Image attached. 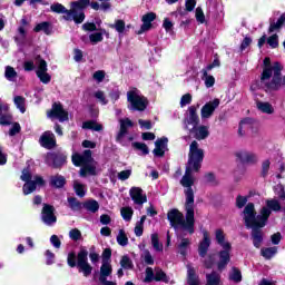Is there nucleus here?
Returning <instances> with one entry per match:
<instances>
[{"mask_svg": "<svg viewBox=\"0 0 285 285\" xmlns=\"http://www.w3.org/2000/svg\"><path fill=\"white\" fill-rule=\"evenodd\" d=\"M202 161H204V149L199 148V142L194 140L189 145L188 161L186 165L185 175L180 180L181 186L187 188L185 190L186 215H195V193L193 191V185L195 184V180L193 179V173H199L202 168Z\"/></svg>", "mask_w": 285, "mask_h": 285, "instance_id": "1", "label": "nucleus"}, {"mask_svg": "<svg viewBox=\"0 0 285 285\" xmlns=\"http://www.w3.org/2000/svg\"><path fill=\"white\" fill-rule=\"evenodd\" d=\"M246 228H252V239L255 248H259L264 242L262 229L268 222V215H246L244 217Z\"/></svg>", "mask_w": 285, "mask_h": 285, "instance_id": "2", "label": "nucleus"}, {"mask_svg": "<svg viewBox=\"0 0 285 285\" xmlns=\"http://www.w3.org/2000/svg\"><path fill=\"white\" fill-rule=\"evenodd\" d=\"M67 264L70 268L77 267L83 277L92 275V266L88 263V252L86 248H81L78 255L75 252H70L67 256Z\"/></svg>", "mask_w": 285, "mask_h": 285, "instance_id": "3", "label": "nucleus"}, {"mask_svg": "<svg viewBox=\"0 0 285 285\" xmlns=\"http://www.w3.org/2000/svg\"><path fill=\"white\" fill-rule=\"evenodd\" d=\"M51 12H56V14H65L63 19L66 21H75V23H83V20L86 19V13L79 8H73L72 10L66 9L63 4L57 2L50 6Z\"/></svg>", "mask_w": 285, "mask_h": 285, "instance_id": "4", "label": "nucleus"}, {"mask_svg": "<svg viewBox=\"0 0 285 285\" xmlns=\"http://www.w3.org/2000/svg\"><path fill=\"white\" fill-rule=\"evenodd\" d=\"M127 101L128 109L132 112H144L148 108V98L137 89L127 92Z\"/></svg>", "mask_w": 285, "mask_h": 285, "instance_id": "5", "label": "nucleus"}, {"mask_svg": "<svg viewBox=\"0 0 285 285\" xmlns=\"http://www.w3.org/2000/svg\"><path fill=\"white\" fill-rule=\"evenodd\" d=\"M167 218L173 228H183V230H188L190 235L195 233V216L168 215Z\"/></svg>", "mask_w": 285, "mask_h": 285, "instance_id": "6", "label": "nucleus"}, {"mask_svg": "<svg viewBox=\"0 0 285 285\" xmlns=\"http://www.w3.org/2000/svg\"><path fill=\"white\" fill-rule=\"evenodd\" d=\"M36 75L41 83L48 85L52 81V76L48 73V62L41 56H36Z\"/></svg>", "mask_w": 285, "mask_h": 285, "instance_id": "7", "label": "nucleus"}, {"mask_svg": "<svg viewBox=\"0 0 285 285\" xmlns=\"http://www.w3.org/2000/svg\"><path fill=\"white\" fill-rule=\"evenodd\" d=\"M197 108H199V106L188 107V112L186 114L184 119L185 130H188L191 134H193V130H195V128L199 126V115H197Z\"/></svg>", "mask_w": 285, "mask_h": 285, "instance_id": "8", "label": "nucleus"}, {"mask_svg": "<svg viewBox=\"0 0 285 285\" xmlns=\"http://www.w3.org/2000/svg\"><path fill=\"white\" fill-rule=\"evenodd\" d=\"M248 196L237 195L235 198V208L243 210V215H255V204L248 203Z\"/></svg>", "mask_w": 285, "mask_h": 285, "instance_id": "9", "label": "nucleus"}, {"mask_svg": "<svg viewBox=\"0 0 285 285\" xmlns=\"http://www.w3.org/2000/svg\"><path fill=\"white\" fill-rule=\"evenodd\" d=\"M92 160H95V158H92V151L90 149H86L82 154L75 153L71 156L73 166H81V168L87 164H91Z\"/></svg>", "mask_w": 285, "mask_h": 285, "instance_id": "10", "label": "nucleus"}, {"mask_svg": "<svg viewBox=\"0 0 285 285\" xmlns=\"http://www.w3.org/2000/svg\"><path fill=\"white\" fill-rule=\"evenodd\" d=\"M112 275V265L110 262H104L100 266V273H99V283L101 285H117V283L112 281H108V277Z\"/></svg>", "mask_w": 285, "mask_h": 285, "instance_id": "11", "label": "nucleus"}, {"mask_svg": "<svg viewBox=\"0 0 285 285\" xmlns=\"http://www.w3.org/2000/svg\"><path fill=\"white\" fill-rule=\"evenodd\" d=\"M46 165L51 168H61L66 165V156L63 154L49 153L46 156Z\"/></svg>", "mask_w": 285, "mask_h": 285, "instance_id": "12", "label": "nucleus"}, {"mask_svg": "<svg viewBox=\"0 0 285 285\" xmlns=\"http://www.w3.org/2000/svg\"><path fill=\"white\" fill-rule=\"evenodd\" d=\"M230 250L232 248H223V250L218 252L217 254L218 261L216 263V266L219 273H222L223 271H226V266L230 264Z\"/></svg>", "mask_w": 285, "mask_h": 285, "instance_id": "13", "label": "nucleus"}, {"mask_svg": "<svg viewBox=\"0 0 285 285\" xmlns=\"http://www.w3.org/2000/svg\"><path fill=\"white\" fill-rule=\"evenodd\" d=\"M219 99L217 98L205 104L200 109L202 119H210L215 115V110L219 108Z\"/></svg>", "mask_w": 285, "mask_h": 285, "instance_id": "14", "label": "nucleus"}, {"mask_svg": "<svg viewBox=\"0 0 285 285\" xmlns=\"http://www.w3.org/2000/svg\"><path fill=\"white\" fill-rule=\"evenodd\" d=\"M48 117H55L60 122L68 121V112L63 109V106L59 102L52 105V109L48 112Z\"/></svg>", "mask_w": 285, "mask_h": 285, "instance_id": "15", "label": "nucleus"}, {"mask_svg": "<svg viewBox=\"0 0 285 285\" xmlns=\"http://www.w3.org/2000/svg\"><path fill=\"white\" fill-rule=\"evenodd\" d=\"M282 210V204L277 199H267L265 206L261 209V215H272L273 213H279Z\"/></svg>", "mask_w": 285, "mask_h": 285, "instance_id": "16", "label": "nucleus"}, {"mask_svg": "<svg viewBox=\"0 0 285 285\" xmlns=\"http://www.w3.org/2000/svg\"><path fill=\"white\" fill-rule=\"evenodd\" d=\"M129 195L137 206H141L148 202V198L144 194V190L139 187H132L129 190Z\"/></svg>", "mask_w": 285, "mask_h": 285, "instance_id": "17", "label": "nucleus"}, {"mask_svg": "<svg viewBox=\"0 0 285 285\" xmlns=\"http://www.w3.org/2000/svg\"><path fill=\"white\" fill-rule=\"evenodd\" d=\"M45 184L46 181L43 180V177L36 176L33 180L28 181L23 185V195H30L31 193H35L37 190V186H43Z\"/></svg>", "mask_w": 285, "mask_h": 285, "instance_id": "18", "label": "nucleus"}, {"mask_svg": "<svg viewBox=\"0 0 285 285\" xmlns=\"http://www.w3.org/2000/svg\"><path fill=\"white\" fill-rule=\"evenodd\" d=\"M168 150V139L166 137L159 138L155 141L154 157H164Z\"/></svg>", "mask_w": 285, "mask_h": 285, "instance_id": "19", "label": "nucleus"}, {"mask_svg": "<svg viewBox=\"0 0 285 285\" xmlns=\"http://www.w3.org/2000/svg\"><path fill=\"white\" fill-rule=\"evenodd\" d=\"M39 141L40 146H42V148H47L48 150L57 146V141L55 140V134H52L51 131H45L41 135Z\"/></svg>", "mask_w": 285, "mask_h": 285, "instance_id": "20", "label": "nucleus"}, {"mask_svg": "<svg viewBox=\"0 0 285 285\" xmlns=\"http://www.w3.org/2000/svg\"><path fill=\"white\" fill-rule=\"evenodd\" d=\"M119 124H120V130L117 134V141H121V139H124L126 135H128V128H132V126H135L132 124V120H130L129 118L119 119Z\"/></svg>", "mask_w": 285, "mask_h": 285, "instance_id": "21", "label": "nucleus"}, {"mask_svg": "<svg viewBox=\"0 0 285 285\" xmlns=\"http://www.w3.org/2000/svg\"><path fill=\"white\" fill-rule=\"evenodd\" d=\"M191 132L194 134L195 139L198 141H203L204 139H208V137H210L209 127L204 125L195 127Z\"/></svg>", "mask_w": 285, "mask_h": 285, "instance_id": "22", "label": "nucleus"}, {"mask_svg": "<svg viewBox=\"0 0 285 285\" xmlns=\"http://www.w3.org/2000/svg\"><path fill=\"white\" fill-rule=\"evenodd\" d=\"M236 157L242 164H257V155L250 151H238Z\"/></svg>", "mask_w": 285, "mask_h": 285, "instance_id": "23", "label": "nucleus"}, {"mask_svg": "<svg viewBox=\"0 0 285 285\" xmlns=\"http://www.w3.org/2000/svg\"><path fill=\"white\" fill-rule=\"evenodd\" d=\"M95 177L97 175V163L92 160L91 163L83 165L80 170H79V176L80 177Z\"/></svg>", "mask_w": 285, "mask_h": 285, "instance_id": "24", "label": "nucleus"}, {"mask_svg": "<svg viewBox=\"0 0 285 285\" xmlns=\"http://www.w3.org/2000/svg\"><path fill=\"white\" fill-rule=\"evenodd\" d=\"M155 19H157V14H155V12H149L142 16V24L140 27V32H148V30L153 28V21H155Z\"/></svg>", "mask_w": 285, "mask_h": 285, "instance_id": "25", "label": "nucleus"}, {"mask_svg": "<svg viewBox=\"0 0 285 285\" xmlns=\"http://www.w3.org/2000/svg\"><path fill=\"white\" fill-rule=\"evenodd\" d=\"M203 242L199 244L198 253L202 257H206V253H208V248H210V238L208 237V232H203Z\"/></svg>", "mask_w": 285, "mask_h": 285, "instance_id": "26", "label": "nucleus"}, {"mask_svg": "<svg viewBox=\"0 0 285 285\" xmlns=\"http://www.w3.org/2000/svg\"><path fill=\"white\" fill-rule=\"evenodd\" d=\"M67 208H70L73 213H79V210H83V203L79 202L76 197H68L66 203Z\"/></svg>", "mask_w": 285, "mask_h": 285, "instance_id": "27", "label": "nucleus"}, {"mask_svg": "<svg viewBox=\"0 0 285 285\" xmlns=\"http://www.w3.org/2000/svg\"><path fill=\"white\" fill-rule=\"evenodd\" d=\"M248 130H253V119L252 118H245L240 120L239 127H238V135L239 137H244Z\"/></svg>", "mask_w": 285, "mask_h": 285, "instance_id": "28", "label": "nucleus"}, {"mask_svg": "<svg viewBox=\"0 0 285 285\" xmlns=\"http://www.w3.org/2000/svg\"><path fill=\"white\" fill-rule=\"evenodd\" d=\"M82 210H87V213L95 215V213L99 210V202L95 199H87L82 202Z\"/></svg>", "mask_w": 285, "mask_h": 285, "instance_id": "29", "label": "nucleus"}, {"mask_svg": "<svg viewBox=\"0 0 285 285\" xmlns=\"http://www.w3.org/2000/svg\"><path fill=\"white\" fill-rule=\"evenodd\" d=\"M215 237L218 246L222 248H233V246L226 240V235L224 234V230L216 229Z\"/></svg>", "mask_w": 285, "mask_h": 285, "instance_id": "30", "label": "nucleus"}, {"mask_svg": "<svg viewBox=\"0 0 285 285\" xmlns=\"http://www.w3.org/2000/svg\"><path fill=\"white\" fill-rule=\"evenodd\" d=\"M187 284L188 285H199V276L195 273V267L187 265Z\"/></svg>", "mask_w": 285, "mask_h": 285, "instance_id": "31", "label": "nucleus"}, {"mask_svg": "<svg viewBox=\"0 0 285 285\" xmlns=\"http://www.w3.org/2000/svg\"><path fill=\"white\" fill-rule=\"evenodd\" d=\"M33 32H43L50 36L52 35V23L48 21L40 22L33 28Z\"/></svg>", "mask_w": 285, "mask_h": 285, "instance_id": "32", "label": "nucleus"}, {"mask_svg": "<svg viewBox=\"0 0 285 285\" xmlns=\"http://www.w3.org/2000/svg\"><path fill=\"white\" fill-rule=\"evenodd\" d=\"M50 186L53 188H63L66 186V177L61 175L51 176Z\"/></svg>", "mask_w": 285, "mask_h": 285, "instance_id": "33", "label": "nucleus"}, {"mask_svg": "<svg viewBox=\"0 0 285 285\" xmlns=\"http://www.w3.org/2000/svg\"><path fill=\"white\" fill-rule=\"evenodd\" d=\"M73 190L77 195V197L83 198L86 193H88V188L85 184H81L79 180H73Z\"/></svg>", "mask_w": 285, "mask_h": 285, "instance_id": "34", "label": "nucleus"}, {"mask_svg": "<svg viewBox=\"0 0 285 285\" xmlns=\"http://www.w3.org/2000/svg\"><path fill=\"white\" fill-rule=\"evenodd\" d=\"M82 128L85 130H94L95 132H101V130H104L102 125L97 124L96 121H92V120L82 122Z\"/></svg>", "mask_w": 285, "mask_h": 285, "instance_id": "35", "label": "nucleus"}, {"mask_svg": "<svg viewBox=\"0 0 285 285\" xmlns=\"http://www.w3.org/2000/svg\"><path fill=\"white\" fill-rule=\"evenodd\" d=\"M154 282H164L165 284H168L170 278L164 273L161 268L155 267Z\"/></svg>", "mask_w": 285, "mask_h": 285, "instance_id": "36", "label": "nucleus"}, {"mask_svg": "<svg viewBox=\"0 0 285 285\" xmlns=\"http://www.w3.org/2000/svg\"><path fill=\"white\" fill-rule=\"evenodd\" d=\"M206 285H219V282H222V275L214 271L206 275Z\"/></svg>", "mask_w": 285, "mask_h": 285, "instance_id": "37", "label": "nucleus"}, {"mask_svg": "<svg viewBox=\"0 0 285 285\" xmlns=\"http://www.w3.org/2000/svg\"><path fill=\"white\" fill-rule=\"evenodd\" d=\"M257 108L265 115H273L275 112V109L271 102H257Z\"/></svg>", "mask_w": 285, "mask_h": 285, "instance_id": "38", "label": "nucleus"}, {"mask_svg": "<svg viewBox=\"0 0 285 285\" xmlns=\"http://www.w3.org/2000/svg\"><path fill=\"white\" fill-rule=\"evenodd\" d=\"M89 6L92 8V10H102V12H108L112 6L110 2H101L100 4L98 2H91L89 0Z\"/></svg>", "mask_w": 285, "mask_h": 285, "instance_id": "39", "label": "nucleus"}, {"mask_svg": "<svg viewBox=\"0 0 285 285\" xmlns=\"http://www.w3.org/2000/svg\"><path fill=\"white\" fill-rule=\"evenodd\" d=\"M13 102L18 110L23 115V112H26V98L23 96H14Z\"/></svg>", "mask_w": 285, "mask_h": 285, "instance_id": "40", "label": "nucleus"}, {"mask_svg": "<svg viewBox=\"0 0 285 285\" xmlns=\"http://www.w3.org/2000/svg\"><path fill=\"white\" fill-rule=\"evenodd\" d=\"M261 254L265 259H272L277 255V247H266L261 249Z\"/></svg>", "mask_w": 285, "mask_h": 285, "instance_id": "41", "label": "nucleus"}, {"mask_svg": "<svg viewBox=\"0 0 285 285\" xmlns=\"http://www.w3.org/2000/svg\"><path fill=\"white\" fill-rule=\"evenodd\" d=\"M189 246H190V239L188 238H183L178 244V250L183 255V257H186V255L188 254Z\"/></svg>", "mask_w": 285, "mask_h": 285, "instance_id": "42", "label": "nucleus"}, {"mask_svg": "<svg viewBox=\"0 0 285 285\" xmlns=\"http://www.w3.org/2000/svg\"><path fill=\"white\" fill-rule=\"evenodd\" d=\"M285 22V13H283L276 22H271L269 24V32H275V30H279V28H282V26H284Z\"/></svg>", "mask_w": 285, "mask_h": 285, "instance_id": "43", "label": "nucleus"}, {"mask_svg": "<svg viewBox=\"0 0 285 285\" xmlns=\"http://www.w3.org/2000/svg\"><path fill=\"white\" fill-rule=\"evenodd\" d=\"M141 259L144 261L147 266H153L155 264V258L153 257V254H150V250L144 249L141 254Z\"/></svg>", "mask_w": 285, "mask_h": 285, "instance_id": "44", "label": "nucleus"}, {"mask_svg": "<svg viewBox=\"0 0 285 285\" xmlns=\"http://www.w3.org/2000/svg\"><path fill=\"white\" fill-rule=\"evenodd\" d=\"M151 245L157 253L164 250V245L159 243V235L157 234H151Z\"/></svg>", "mask_w": 285, "mask_h": 285, "instance_id": "45", "label": "nucleus"}, {"mask_svg": "<svg viewBox=\"0 0 285 285\" xmlns=\"http://www.w3.org/2000/svg\"><path fill=\"white\" fill-rule=\"evenodd\" d=\"M104 35H106V29H101V32H95L89 36V40L91 43H99L104 41Z\"/></svg>", "mask_w": 285, "mask_h": 285, "instance_id": "46", "label": "nucleus"}, {"mask_svg": "<svg viewBox=\"0 0 285 285\" xmlns=\"http://www.w3.org/2000/svg\"><path fill=\"white\" fill-rule=\"evenodd\" d=\"M41 222L46 226H55L57 224V216L56 215H42Z\"/></svg>", "mask_w": 285, "mask_h": 285, "instance_id": "47", "label": "nucleus"}, {"mask_svg": "<svg viewBox=\"0 0 285 285\" xmlns=\"http://www.w3.org/2000/svg\"><path fill=\"white\" fill-rule=\"evenodd\" d=\"M146 222V216H142L140 220L136 223L135 235L136 237H141L144 235V223Z\"/></svg>", "mask_w": 285, "mask_h": 285, "instance_id": "48", "label": "nucleus"}, {"mask_svg": "<svg viewBox=\"0 0 285 285\" xmlns=\"http://www.w3.org/2000/svg\"><path fill=\"white\" fill-rule=\"evenodd\" d=\"M116 240L119 246H126L128 244V236L126 235V230L119 229Z\"/></svg>", "mask_w": 285, "mask_h": 285, "instance_id": "49", "label": "nucleus"}, {"mask_svg": "<svg viewBox=\"0 0 285 285\" xmlns=\"http://www.w3.org/2000/svg\"><path fill=\"white\" fill-rule=\"evenodd\" d=\"M4 77L8 81H16L17 80V71L14 68L8 66L6 67Z\"/></svg>", "mask_w": 285, "mask_h": 285, "instance_id": "50", "label": "nucleus"}, {"mask_svg": "<svg viewBox=\"0 0 285 285\" xmlns=\"http://www.w3.org/2000/svg\"><path fill=\"white\" fill-rule=\"evenodd\" d=\"M145 284H150V282H155V269L153 267H147L145 269Z\"/></svg>", "mask_w": 285, "mask_h": 285, "instance_id": "51", "label": "nucleus"}, {"mask_svg": "<svg viewBox=\"0 0 285 285\" xmlns=\"http://www.w3.org/2000/svg\"><path fill=\"white\" fill-rule=\"evenodd\" d=\"M88 6H90V0H78L71 3V8H78L82 12L86 10V8H88Z\"/></svg>", "mask_w": 285, "mask_h": 285, "instance_id": "52", "label": "nucleus"}, {"mask_svg": "<svg viewBox=\"0 0 285 285\" xmlns=\"http://www.w3.org/2000/svg\"><path fill=\"white\" fill-rule=\"evenodd\" d=\"M229 279L239 284V282H242V272L237 269V267H233L232 273L229 274Z\"/></svg>", "mask_w": 285, "mask_h": 285, "instance_id": "53", "label": "nucleus"}, {"mask_svg": "<svg viewBox=\"0 0 285 285\" xmlns=\"http://www.w3.org/2000/svg\"><path fill=\"white\" fill-rule=\"evenodd\" d=\"M202 80L205 81L206 88H213L215 86V77L208 73L202 75Z\"/></svg>", "mask_w": 285, "mask_h": 285, "instance_id": "54", "label": "nucleus"}, {"mask_svg": "<svg viewBox=\"0 0 285 285\" xmlns=\"http://www.w3.org/2000/svg\"><path fill=\"white\" fill-rule=\"evenodd\" d=\"M132 147L136 150H140L142 155H148V153H150V150L148 149V146L144 142H132Z\"/></svg>", "mask_w": 285, "mask_h": 285, "instance_id": "55", "label": "nucleus"}, {"mask_svg": "<svg viewBox=\"0 0 285 285\" xmlns=\"http://www.w3.org/2000/svg\"><path fill=\"white\" fill-rule=\"evenodd\" d=\"M110 28H114L121 35L126 30V22L124 20H116L115 24H110Z\"/></svg>", "mask_w": 285, "mask_h": 285, "instance_id": "56", "label": "nucleus"}, {"mask_svg": "<svg viewBox=\"0 0 285 285\" xmlns=\"http://www.w3.org/2000/svg\"><path fill=\"white\" fill-rule=\"evenodd\" d=\"M121 268H126L127 271L132 268V261L128 256H122L120 261Z\"/></svg>", "mask_w": 285, "mask_h": 285, "instance_id": "57", "label": "nucleus"}, {"mask_svg": "<svg viewBox=\"0 0 285 285\" xmlns=\"http://www.w3.org/2000/svg\"><path fill=\"white\" fill-rule=\"evenodd\" d=\"M94 96L98 99V101H100L102 106H108V99H106V94H104V91L98 90Z\"/></svg>", "mask_w": 285, "mask_h": 285, "instance_id": "58", "label": "nucleus"}, {"mask_svg": "<svg viewBox=\"0 0 285 285\" xmlns=\"http://www.w3.org/2000/svg\"><path fill=\"white\" fill-rule=\"evenodd\" d=\"M196 21H198V23H205L206 21V16L204 14L202 7L196 8Z\"/></svg>", "mask_w": 285, "mask_h": 285, "instance_id": "59", "label": "nucleus"}, {"mask_svg": "<svg viewBox=\"0 0 285 285\" xmlns=\"http://www.w3.org/2000/svg\"><path fill=\"white\" fill-rule=\"evenodd\" d=\"M46 255V264L47 266H52V264H55V253H52L50 249H47L45 252Z\"/></svg>", "mask_w": 285, "mask_h": 285, "instance_id": "60", "label": "nucleus"}, {"mask_svg": "<svg viewBox=\"0 0 285 285\" xmlns=\"http://www.w3.org/2000/svg\"><path fill=\"white\" fill-rule=\"evenodd\" d=\"M12 124V116L1 115L0 116V126H10Z\"/></svg>", "mask_w": 285, "mask_h": 285, "instance_id": "61", "label": "nucleus"}, {"mask_svg": "<svg viewBox=\"0 0 285 285\" xmlns=\"http://www.w3.org/2000/svg\"><path fill=\"white\" fill-rule=\"evenodd\" d=\"M193 101V96L190 94H186L180 98V108L188 106Z\"/></svg>", "mask_w": 285, "mask_h": 285, "instance_id": "62", "label": "nucleus"}, {"mask_svg": "<svg viewBox=\"0 0 285 285\" xmlns=\"http://www.w3.org/2000/svg\"><path fill=\"white\" fill-rule=\"evenodd\" d=\"M267 43L268 46H271V48H277V46H279V40L277 38V35H273L267 39Z\"/></svg>", "mask_w": 285, "mask_h": 285, "instance_id": "63", "label": "nucleus"}, {"mask_svg": "<svg viewBox=\"0 0 285 285\" xmlns=\"http://www.w3.org/2000/svg\"><path fill=\"white\" fill-rule=\"evenodd\" d=\"M42 215H55V206L48 205V204H43Z\"/></svg>", "mask_w": 285, "mask_h": 285, "instance_id": "64", "label": "nucleus"}]
</instances>
